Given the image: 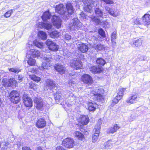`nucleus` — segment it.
<instances>
[{
	"label": "nucleus",
	"mask_w": 150,
	"mask_h": 150,
	"mask_svg": "<svg viewBox=\"0 0 150 150\" xmlns=\"http://www.w3.org/2000/svg\"><path fill=\"white\" fill-rule=\"evenodd\" d=\"M83 2L85 4L84 8L86 11L91 13L93 11V9H94L95 10L96 16L92 15L89 16L91 21L96 24H101V21L103 18L104 13L99 8L100 4L93 0H83Z\"/></svg>",
	"instance_id": "f257e3e1"
},
{
	"label": "nucleus",
	"mask_w": 150,
	"mask_h": 150,
	"mask_svg": "<svg viewBox=\"0 0 150 150\" xmlns=\"http://www.w3.org/2000/svg\"><path fill=\"white\" fill-rule=\"evenodd\" d=\"M67 11L63 4H62L57 5L55 7L56 11L61 15L62 18L65 20L69 19L70 16L74 13V9L71 3H67L66 5Z\"/></svg>",
	"instance_id": "f03ea898"
},
{
	"label": "nucleus",
	"mask_w": 150,
	"mask_h": 150,
	"mask_svg": "<svg viewBox=\"0 0 150 150\" xmlns=\"http://www.w3.org/2000/svg\"><path fill=\"white\" fill-rule=\"evenodd\" d=\"M100 91L98 88L91 92L90 95L94 100L98 102H103L104 100L103 96L100 94Z\"/></svg>",
	"instance_id": "7ed1b4c3"
},
{
	"label": "nucleus",
	"mask_w": 150,
	"mask_h": 150,
	"mask_svg": "<svg viewBox=\"0 0 150 150\" xmlns=\"http://www.w3.org/2000/svg\"><path fill=\"white\" fill-rule=\"evenodd\" d=\"M43 59L44 61L42 62L41 66L39 68V69L42 71L49 69L53 64L52 61V59L51 58L44 57Z\"/></svg>",
	"instance_id": "20e7f679"
},
{
	"label": "nucleus",
	"mask_w": 150,
	"mask_h": 150,
	"mask_svg": "<svg viewBox=\"0 0 150 150\" xmlns=\"http://www.w3.org/2000/svg\"><path fill=\"white\" fill-rule=\"evenodd\" d=\"M9 97L10 101L14 104H17L20 101V97L19 94L16 91H11L9 93Z\"/></svg>",
	"instance_id": "39448f33"
},
{
	"label": "nucleus",
	"mask_w": 150,
	"mask_h": 150,
	"mask_svg": "<svg viewBox=\"0 0 150 150\" xmlns=\"http://www.w3.org/2000/svg\"><path fill=\"white\" fill-rule=\"evenodd\" d=\"M70 27L72 30L78 29L82 27V24L80 22L78 18L75 16L73 18L70 24Z\"/></svg>",
	"instance_id": "423d86ee"
},
{
	"label": "nucleus",
	"mask_w": 150,
	"mask_h": 150,
	"mask_svg": "<svg viewBox=\"0 0 150 150\" xmlns=\"http://www.w3.org/2000/svg\"><path fill=\"white\" fill-rule=\"evenodd\" d=\"M46 44L49 50L51 51H56L58 50L59 46L50 40L48 39L46 41Z\"/></svg>",
	"instance_id": "0eeeda50"
},
{
	"label": "nucleus",
	"mask_w": 150,
	"mask_h": 150,
	"mask_svg": "<svg viewBox=\"0 0 150 150\" xmlns=\"http://www.w3.org/2000/svg\"><path fill=\"white\" fill-rule=\"evenodd\" d=\"M62 145L67 148H71L74 145V141L71 138H67L63 140Z\"/></svg>",
	"instance_id": "6e6552de"
},
{
	"label": "nucleus",
	"mask_w": 150,
	"mask_h": 150,
	"mask_svg": "<svg viewBox=\"0 0 150 150\" xmlns=\"http://www.w3.org/2000/svg\"><path fill=\"white\" fill-rule=\"evenodd\" d=\"M34 102L36 104V107L38 110H42L45 108L46 102L42 101L40 97L35 98Z\"/></svg>",
	"instance_id": "1a4fd4ad"
},
{
	"label": "nucleus",
	"mask_w": 150,
	"mask_h": 150,
	"mask_svg": "<svg viewBox=\"0 0 150 150\" xmlns=\"http://www.w3.org/2000/svg\"><path fill=\"white\" fill-rule=\"evenodd\" d=\"M3 85L5 86H12V87L16 86L17 85L16 81L13 78L10 79H4L3 80Z\"/></svg>",
	"instance_id": "9d476101"
},
{
	"label": "nucleus",
	"mask_w": 150,
	"mask_h": 150,
	"mask_svg": "<svg viewBox=\"0 0 150 150\" xmlns=\"http://www.w3.org/2000/svg\"><path fill=\"white\" fill-rule=\"evenodd\" d=\"M81 62L79 59H74L70 64L71 67L76 69H78L82 67Z\"/></svg>",
	"instance_id": "9b49d317"
},
{
	"label": "nucleus",
	"mask_w": 150,
	"mask_h": 150,
	"mask_svg": "<svg viewBox=\"0 0 150 150\" xmlns=\"http://www.w3.org/2000/svg\"><path fill=\"white\" fill-rule=\"evenodd\" d=\"M81 81L84 83L90 85L93 83V80L91 76L88 74H84L81 77Z\"/></svg>",
	"instance_id": "f8f14e48"
},
{
	"label": "nucleus",
	"mask_w": 150,
	"mask_h": 150,
	"mask_svg": "<svg viewBox=\"0 0 150 150\" xmlns=\"http://www.w3.org/2000/svg\"><path fill=\"white\" fill-rule=\"evenodd\" d=\"M25 105L27 107H31L33 105L31 99L28 97L27 94H24L22 97Z\"/></svg>",
	"instance_id": "ddd939ff"
},
{
	"label": "nucleus",
	"mask_w": 150,
	"mask_h": 150,
	"mask_svg": "<svg viewBox=\"0 0 150 150\" xmlns=\"http://www.w3.org/2000/svg\"><path fill=\"white\" fill-rule=\"evenodd\" d=\"M53 25L57 28L61 26V20L60 18L55 15L53 16L52 19Z\"/></svg>",
	"instance_id": "4468645a"
},
{
	"label": "nucleus",
	"mask_w": 150,
	"mask_h": 150,
	"mask_svg": "<svg viewBox=\"0 0 150 150\" xmlns=\"http://www.w3.org/2000/svg\"><path fill=\"white\" fill-rule=\"evenodd\" d=\"M139 97L137 93L129 97L126 100L127 103L132 104L136 103L139 100Z\"/></svg>",
	"instance_id": "2eb2a0df"
},
{
	"label": "nucleus",
	"mask_w": 150,
	"mask_h": 150,
	"mask_svg": "<svg viewBox=\"0 0 150 150\" xmlns=\"http://www.w3.org/2000/svg\"><path fill=\"white\" fill-rule=\"evenodd\" d=\"M47 88L50 89H55L57 88V85L55 81L52 80L47 79L46 82Z\"/></svg>",
	"instance_id": "dca6fc26"
},
{
	"label": "nucleus",
	"mask_w": 150,
	"mask_h": 150,
	"mask_svg": "<svg viewBox=\"0 0 150 150\" xmlns=\"http://www.w3.org/2000/svg\"><path fill=\"white\" fill-rule=\"evenodd\" d=\"M142 24L144 25H147L150 24V15L146 14L142 18Z\"/></svg>",
	"instance_id": "f3484780"
},
{
	"label": "nucleus",
	"mask_w": 150,
	"mask_h": 150,
	"mask_svg": "<svg viewBox=\"0 0 150 150\" xmlns=\"http://www.w3.org/2000/svg\"><path fill=\"white\" fill-rule=\"evenodd\" d=\"M46 125V122L42 118H40L38 119L36 123V126L38 128H42Z\"/></svg>",
	"instance_id": "a211bd4d"
},
{
	"label": "nucleus",
	"mask_w": 150,
	"mask_h": 150,
	"mask_svg": "<svg viewBox=\"0 0 150 150\" xmlns=\"http://www.w3.org/2000/svg\"><path fill=\"white\" fill-rule=\"evenodd\" d=\"M30 54L33 57H37L38 58H42V54L38 50L30 49Z\"/></svg>",
	"instance_id": "6ab92c4d"
},
{
	"label": "nucleus",
	"mask_w": 150,
	"mask_h": 150,
	"mask_svg": "<svg viewBox=\"0 0 150 150\" xmlns=\"http://www.w3.org/2000/svg\"><path fill=\"white\" fill-rule=\"evenodd\" d=\"M103 70V68L100 66H93L90 68V71L94 74L100 73Z\"/></svg>",
	"instance_id": "aec40b11"
},
{
	"label": "nucleus",
	"mask_w": 150,
	"mask_h": 150,
	"mask_svg": "<svg viewBox=\"0 0 150 150\" xmlns=\"http://www.w3.org/2000/svg\"><path fill=\"white\" fill-rule=\"evenodd\" d=\"M79 50L83 53H86L88 50V47L87 45L85 44L81 43L79 44Z\"/></svg>",
	"instance_id": "412c9836"
},
{
	"label": "nucleus",
	"mask_w": 150,
	"mask_h": 150,
	"mask_svg": "<svg viewBox=\"0 0 150 150\" xmlns=\"http://www.w3.org/2000/svg\"><path fill=\"white\" fill-rule=\"evenodd\" d=\"M54 68L56 70L58 71L61 74H62L65 73V68L62 65L59 64L56 65L54 66Z\"/></svg>",
	"instance_id": "4be33fe9"
},
{
	"label": "nucleus",
	"mask_w": 150,
	"mask_h": 150,
	"mask_svg": "<svg viewBox=\"0 0 150 150\" xmlns=\"http://www.w3.org/2000/svg\"><path fill=\"white\" fill-rule=\"evenodd\" d=\"M39 26L40 28H44L47 30L51 29L52 26L51 23L42 22L40 23Z\"/></svg>",
	"instance_id": "5701e85b"
},
{
	"label": "nucleus",
	"mask_w": 150,
	"mask_h": 150,
	"mask_svg": "<svg viewBox=\"0 0 150 150\" xmlns=\"http://www.w3.org/2000/svg\"><path fill=\"white\" fill-rule=\"evenodd\" d=\"M54 97L56 103L59 104L62 100L63 97L62 94L59 92H57L54 95Z\"/></svg>",
	"instance_id": "b1692460"
},
{
	"label": "nucleus",
	"mask_w": 150,
	"mask_h": 150,
	"mask_svg": "<svg viewBox=\"0 0 150 150\" xmlns=\"http://www.w3.org/2000/svg\"><path fill=\"white\" fill-rule=\"evenodd\" d=\"M80 121L83 125H86L89 121L88 117L86 115H82L81 117Z\"/></svg>",
	"instance_id": "393cba45"
},
{
	"label": "nucleus",
	"mask_w": 150,
	"mask_h": 150,
	"mask_svg": "<svg viewBox=\"0 0 150 150\" xmlns=\"http://www.w3.org/2000/svg\"><path fill=\"white\" fill-rule=\"evenodd\" d=\"M101 124V120H99L97 124L95 127V133L94 134L99 136Z\"/></svg>",
	"instance_id": "a878e982"
},
{
	"label": "nucleus",
	"mask_w": 150,
	"mask_h": 150,
	"mask_svg": "<svg viewBox=\"0 0 150 150\" xmlns=\"http://www.w3.org/2000/svg\"><path fill=\"white\" fill-rule=\"evenodd\" d=\"M120 128L117 124L115 125L114 126L111 127L107 130V133H113L116 132Z\"/></svg>",
	"instance_id": "bb28decb"
},
{
	"label": "nucleus",
	"mask_w": 150,
	"mask_h": 150,
	"mask_svg": "<svg viewBox=\"0 0 150 150\" xmlns=\"http://www.w3.org/2000/svg\"><path fill=\"white\" fill-rule=\"evenodd\" d=\"M92 47L97 51H101L104 50L105 47L103 44H100L96 45L95 44L92 45Z\"/></svg>",
	"instance_id": "cd10ccee"
},
{
	"label": "nucleus",
	"mask_w": 150,
	"mask_h": 150,
	"mask_svg": "<svg viewBox=\"0 0 150 150\" xmlns=\"http://www.w3.org/2000/svg\"><path fill=\"white\" fill-rule=\"evenodd\" d=\"M51 15L49 11L45 12L42 16V18L43 21H46L47 20L49 19Z\"/></svg>",
	"instance_id": "c85d7f7f"
},
{
	"label": "nucleus",
	"mask_w": 150,
	"mask_h": 150,
	"mask_svg": "<svg viewBox=\"0 0 150 150\" xmlns=\"http://www.w3.org/2000/svg\"><path fill=\"white\" fill-rule=\"evenodd\" d=\"M88 109L90 111H93L95 110L96 109V104L93 103L92 102H89L88 104Z\"/></svg>",
	"instance_id": "c756f323"
},
{
	"label": "nucleus",
	"mask_w": 150,
	"mask_h": 150,
	"mask_svg": "<svg viewBox=\"0 0 150 150\" xmlns=\"http://www.w3.org/2000/svg\"><path fill=\"white\" fill-rule=\"evenodd\" d=\"M39 37L42 40H45L47 38V35L46 33L43 31H40L38 33Z\"/></svg>",
	"instance_id": "7c9ffc66"
},
{
	"label": "nucleus",
	"mask_w": 150,
	"mask_h": 150,
	"mask_svg": "<svg viewBox=\"0 0 150 150\" xmlns=\"http://www.w3.org/2000/svg\"><path fill=\"white\" fill-rule=\"evenodd\" d=\"M125 90V89L122 88H120L117 91V94L119 97V99H121L123 94Z\"/></svg>",
	"instance_id": "2f4dec72"
},
{
	"label": "nucleus",
	"mask_w": 150,
	"mask_h": 150,
	"mask_svg": "<svg viewBox=\"0 0 150 150\" xmlns=\"http://www.w3.org/2000/svg\"><path fill=\"white\" fill-rule=\"evenodd\" d=\"M74 135L77 138L81 140H83L84 139V135L79 132H76L75 133Z\"/></svg>",
	"instance_id": "473e14b6"
},
{
	"label": "nucleus",
	"mask_w": 150,
	"mask_h": 150,
	"mask_svg": "<svg viewBox=\"0 0 150 150\" xmlns=\"http://www.w3.org/2000/svg\"><path fill=\"white\" fill-rule=\"evenodd\" d=\"M112 141L109 140L104 144V146L106 149L110 148L112 147Z\"/></svg>",
	"instance_id": "72a5a7b5"
},
{
	"label": "nucleus",
	"mask_w": 150,
	"mask_h": 150,
	"mask_svg": "<svg viewBox=\"0 0 150 150\" xmlns=\"http://www.w3.org/2000/svg\"><path fill=\"white\" fill-rule=\"evenodd\" d=\"M50 37L52 38H57L59 36V32L56 31H52L50 33Z\"/></svg>",
	"instance_id": "f704fd0d"
},
{
	"label": "nucleus",
	"mask_w": 150,
	"mask_h": 150,
	"mask_svg": "<svg viewBox=\"0 0 150 150\" xmlns=\"http://www.w3.org/2000/svg\"><path fill=\"white\" fill-rule=\"evenodd\" d=\"M34 43L36 47L40 48H43L44 46V44L42 42L36 40L34 42Z\"/></svg>",
	"instance_id": "c9c22d12"
},
{
	"label": "nucleus",
	"mask_w": 150,
	"mask_h": 150,
	"mask_svg": "<svg viewBox=\"0 0 150 150\" xmlns=\"http://www.w3.org/2000/svg\"><path fill=\"white\" fill-rule=\"evenodd\" d=\"M9 145V144L8 142H6L5 143H2L0 144V146L1 148V150H6L8 146Z\"/></svg>",
	"instance_id": "e433bc0d"
},
{
	"label": "nucleus",
	"mask_w": 150,
	"mask_h": 150,
	"mask_svg": "<svg viewBox=\"0 0 150 150\" xmlns=\"http://www.w3.org/2000/svg\"><path fill=\"white\" fill-rule=\"evenodd\" d=\"M96 63L100 65H103L105 64V62L103 59L99 58L97 59Z\"/></svg>",
	"instance_id": "4c0bfd02"
},
{
	"label": "nucleus",
	"mask_w": 150,
	"mask_h": 150,
	"mask_svg": "<svg viewBox=\"0 0 150 150\" xmlns=\"http://www.w3.org/2000/svg\"><path fill=\"white\" fill-rule=\"evenodd\" d=\"M30 77L31 79L36 82H38L40 80V78L38 76H37L35 75H30Z\"/></svg>",
	"instance_id": "58836bf2"
},
{
	"label": "nucleus",
	"mask_w": 150,
	"mask_h": 150,
	"mask_svg": "<svg viewBox=\"0 0 150 150\" xmlns=\"http://www.w3.org/2000/svg\"><path fill=\"white\" fill-rule=\"evenodd\" d=\"M27 62L28 64L30 66H32L35 65L36 61L35 59L30 57L28 61Z\"/></svg>",
	"instance_id": "ea45409f"
},
{
	"label": "nucleus",
	"mask_w": 150,
	"mask_h": 150,
	"mask_svg": "<svg viewBox=\"0 0 150 150\" xmlns=\"http://www.w3.org/2000/svg\"><path fill=\"white\" fill-rule=\"evenodd\" d=\"M110 13V15L114 17H116L120 14V12L117 10H116L115 11L113 9L112 12H111Z\"/></svg>",
	"instance_id": "a19ab883"
},
{
	"label": "nucleus",
	"mask_w": 150,
	"mask_h": 150,
	"mask_svg": "<svg viewBox=\"0 0 150 150\" xmlns=\"http://www.w3.org/2000/svg\"><path fill=\"white\" fill-rule=\"evenodd\" d=\"M100 37L99 35H96L93 36V39L94 40V43H97L100 40Z\"/></svg>",
	"instance_id": "79ce46f5"
},
{
	"label": "nucleus",
	"mask_w": 150,
	"mask_h": 150,
	"mask_svg": "<svg viewBox=\"0 0 150 150\" xmlns=\"http://www.w3.org/2000/svg\"><path fill=\"white\" fill-rule=\"evenodd\" d=\"M119 97L117 96L115 98L112 100V102L111 105H115L116 104L118 103L119 100L121 99H119Z\"/></svg>",
	"instance_id": "37998d69"
},
{
	"label": "nucleus",
	"mask_w": 150,
	"mask_h": 150,
	"mask_svg": "<svg viewBox=\"0 0 150 150\" xmlns=\"http://www.w3.org/2000/svg\"><path fill=\"white\" fill-rule=\"evenodd\" d=\"M142 19L137 18L134 20V23L136 24L137 25H143Z\"/></svg>",
	"instance_id": "c03bdc74"
},
{
	"label": "nucleus",
	"mask_w": 150,
	"mask_h": 150,
	"mask_svg": "<svg viewBox=\"0 0 150 150\" xmlns=\"http://www.w3.org/2000/svg\"><path fill=\"white\" fill-rule=\"evenodd\" d=\"M133 44L137 47L141 46L142 45V40L141 39H139L136 40L133 42Z\"/></svg>",
	"instance_id": "a18cd8bd"
},
{
	"label": "nucleus",
	"mask_w": 150,
	"mask_h": 150,
	"mask_svg": "<svg viewBox=\"0 0 150 150\" xmlns=\"http://www.w3.org/2000/svg\"><path fill=\"white\" fill-rule=\"evenodd\" d=\"M98 35H100L102 37H104L105 36V32L102 28L98 30Z\"/></svg>",
	"instance_id": "49530a36"
},
{
	"label": "nucleus",
	"mask_w": 150,
	"mask_h": 150,
	"mask_svg": "<svg viewBox=\"0 0 150 150\" xmlns=\"http://www.w3.org/2000/svg\"><path fill=\"white\" fill-rule=\"evenodd\" d=\"M8 69L9 71L14 73H18L20 71L19 69L16 68H9Z\"/></svg>",
	"instance_id": "de8ad7c7"
},
{
	"label": "nucleus",
	"mask_w": 150,
	"mask_h": 150,
	"mask_svg": "<svg viewBox=\"0 0 150 150\" xmlns=\"http://www.w3.org/2000/svg\"><path fill=\"white\" fill-rule=\"evenodd\" d=\"M12 13V10H11L7 11L4 15V16L6 18L9 17Z\"/></svg>",
	"instance_id": "09e8293b"
},
{
	"label": "nucleus",
	"mask_w": 150,
	"mask_h": 150,
	"mask_svg": "<svg viewBox=\"0 0 150 150\" xmlns=\"http://www.w3.org/2000/svg\"><path fill=\"white\" fill-rule=\"evenodd\" d=\"M116 32L114 31L111 35V40H115L116 39Z\"/></svg>",
	"instance_id": "8fccbe9b"
},
{
	"label": "nucleus",
	"mask_w": 150,
	"mask_h": 150,
	"mask_svg": "<svg viewBox=\"0 0 150 150\" xmlns=\"http://www.w3.org/2000/svg\"><path fill=\"white\" fill-rule=\"evenodd\" d=\"M101 1L108 4H111L113 3V1L112 0H101Z\"/></svg>",
	"instance_id": "3c124183"
},
{
	"label": "nucleus",
	"mask_w": 150,
	"mask_h": 150,
	"mask_svg": "<svg viewBox=\"0 0 150 150\" xmlns=\"http://www.w3.org/2000/svg\"><path fill=\"white\" fill-rule=\"evenodd\" d=\"M98 136L94 134L92 137V142L95 143L96 142L98 139Z\"/></svg>",
	"instance_id": "603ef678"
},
{
	"label": "nucleus",
	"mask_w": 150,
	"mask_h": 150,
	"mask_svg": "<svg viewBox=\"0 0 150 150\" xmlns=\"http://www.w3.org/2000/svg\"><path fill=\"white\" fill-rule=\"evenodd\" d=\"M23 77L22 75H18L17 79V80H18V82L20 83L22 82L23 81Z\"/></svg>",
	"instance_id": "864d4df0"
},
{
	"label": "nucleus",
	"mask_w": 150,
	"mask_h": 150,
	"mask_svg": "<svg viewBox=\"0 0 150 150\" xmlns=\"http://www.w3.org/2000/svg\"><path fill=\"white\" fill-rule=\"evenodd\" d=\"M113 9H112L111 8H110L109 7H105V10L108 12L110 15L111 14L110 12H112Z\"/></svg>",
	"instance_id": "5fc2aeb1"
},
{
	"label": "nucleus",
	"mask_w": 150,
	"mask_h": 150,
	"mask_svg": "<svg viewBox=\"0 0 150 150\" xmlns=\"http://www.w3.org/2000/svg\"><path fill=\"white\" fill-rule=\"evenodd\" d=\"M33 45L31 44H28L27 45V48L28 50H29L30 51V49H33Z\"/></svg>",
	"instance_id": "6e6d98bb"
},
{
	"label": "nucleus",
	"mask_w": 150,
	"mask_h": 150,
	"mask_svg": "<svg viewBox=\"0 0 150 150\" xmlns=\"http://www.w3.org/2000/svg\"><path fill=\"white\" fill-rule=\"evenodd\" d=\"M102 21L105 26H106L107 27H109V23L107 21Z\"/></svg>",
	"instance_id": "4d7b16f0"
},
{
	"label": "nucleus",
	"mask_w": 150,
	"mask_h": 150,
	"mask_svg": "<svg viewBox=\"0 0 150 150\" xmlns=\"http://www.w3.org/2000/svg\"><path fill=\"white\" fill-rule=\"evenodd\" d=\"M56 150H66L63 147L61 146H58L56 148Z\"/></svg>",
	"instance_id": "13d9d810"
},
{
	"label": "nucleus",
	"mask_w": 150,
	"mask_h": 150,
	"mask_svg": "<svg viewBox=\"0 0 150 150\" xmlns=\"http://www.w3.org/2000/svg\"><path fill=\"white\" fill-rule=\"evenodd\" d=\"M65 37V39L67 40H69L71 39V36L68 34H66Z\"/></svg>",
	"instance_id": "bf43d9fd"
},
{
	"label": "nucleus",
	"mask_w": 150,
	"mask_h": 150,
	"mask_svg": "<svg viewBox=\"0 0 150 150\" xmlns=\"http://www.w3.org/2000/svg\"><path fill=\"white\" fill-rule=\"evenodd\" d=\"M76 73L74 72H72V73H70L69 74V76L70 78H75L74 76L75 75Z\"/></svg>",
	"instance_id": "052dcab7"
},
{
	"label": "nucleus",
	"mask_w": 150,
	"mask_h": 150,
	"mask_svg": "<svg viewBox=\"0 0 150 150\" xmlns=\"http://www.w3.org/2000/svg\"><path fill=\"white\" fill-rule=\"evenodd\" d=\"M68 83L69 85L72 86L74 84V81L71 80L68 81Z\"/></svg>",
	"instance_id": "680f3d73"
},
{
	"label": "nucleus",
	"mask_w": 150,
	"mask_h": 150,
	"mask_svg": "<svg viewBox=\"0 0 150 150\" xmlns=\"http://www.w3.org/2000/svg\"><path fill=\"white\" fill-rule=\"evenodd\" d=\"M66 96H67L68 98L70 97H72L73 96V94L72 93H67L66 95Z\"/></svg>",
	"instance_id": "e2e57ef3"
},
{
	"label": "nucleus",
	"mask_w": 150,
	"mask_h": 150,
	"mask_svg": "<svg viewBox=\"0 0 150 150\" xmlns=\"http://www.w3.org/2000/svg\"><path fill=\"white\" fill-rule=\"evenodd\" d=\"M22 150H32L29 147L24 146L22 148Z\"/></svg>",
	"instance_id": "0e129e2a"
},
{
	"label": "nucleus",
	"mask_w": 150,
	"mask_h": 150,
	"mask_svg": "<svg viewBox=\"0 0 150 150\" xmlns=\"http://www.w3.org/2000/svg\"><path fill=\"white\" fill-rule=\"evenodd\" d=\"M141 57L140 59H141L142 60L146 61L147 60V57L146 56H141Z\"/></svg>",
	"instance_id": "69168bd1"
},
{
	"label": "nucleus",
	"mask_w": 150,
	"mask_h": 150,
	"mask_svg": "<svg viewBox=\"0 0 150 150\" xmlns=\"http://www.w3.org/2000/svg\"><path fill=\"white\" fill-rule=\"evenodd\" d=\"M112 42V45L113 47H114L116 45V42L115 40H111Z\"/></svg>",
	"instance_id": "338daca9"
},
{
	"label": "nucleus",
	"mask_w": 150,
	"mask_h": 150,
	"mask_svg": "<svg viewBox=\"0 0 150 150\" xmlns=\"http://www.w3.org/2000/svg\"><path fill=\"white\" fill-rule=\"evenodd\" d=\"M36 150H42V149L41 147H39L37 148Z\"/></svg>",
	"instance_id": "774afa93"
}]
</instances>
